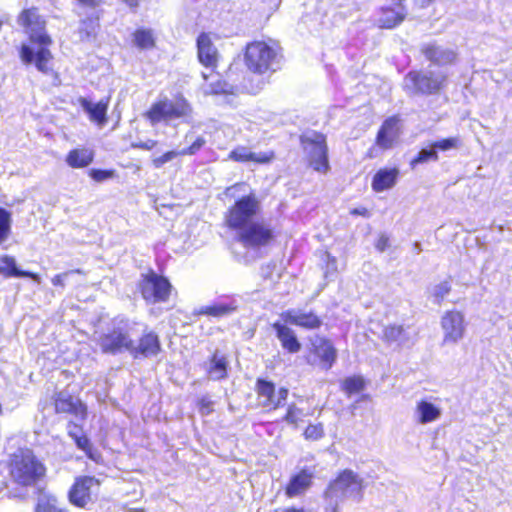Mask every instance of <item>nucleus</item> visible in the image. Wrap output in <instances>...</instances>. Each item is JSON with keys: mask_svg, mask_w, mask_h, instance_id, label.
I'll use <instances>...</instances> for the list:
<instances>
[{"mask_svg": "<svg viewBox=\"0 0 512 512\" xmlns=\"http://www.w3.org/2000/svg\"><path fill=\"white\" fill-rule=\"evenodd\" d=\"M261 211V203L253 193L242 196L225 215L227 226L236 232L238 241L246 248L266 246L273 238V231L264 221H254Z\"/></svg>", "mask_w": 512, "mask_h": 512, "instance_id": "nucleus-1", "label": "nucleus"}, {"mask_svg": "<svg viewBox=\"0 0 512 512\" xmlns=\"http://www.w3.org/2000/svg\"><path fill=\"white\" fill-rule=\"evenodd\" d=\"M19 25L26 29L30 35V41L37 48L23 44L20 49V59L24 64H34L38 71L43 74L52 72L51 62L53 59L49 46L52 40L45 33V21L38 14L36 8L24 10L18 17Z\"/></svg>", "mask_w": 512, "mask_h": 512, "instance_id": "nucleus-2", "label": "nucleus"}, {"mask_svg": "<svg viewBox=\"0 0 512 512\" xmlns=\"http://www.w3.org/2000/svg\"><path fill=\"white\" fill-rule=\"evenodd\" d=\"M144 118L149 121L151 126L162 122L168 125L177 120L190 123L193 119V109L183 97L174 100L165 97L154 102L144 113Z\"/></svg>", "mask_w": 512, "mask_h": 512, "instance_id": "nucleus-3", "label": "nucleus"}, {"mask_svg": "<svg viewBox=\"0 0 512 512\" xmlns=\"http://www.w3.org/2000/svg\"><path fill=\"white\" fill-rule=\"evenodd\" d=\"M139 326L141 324L137 321L116 318L113 321L112 329L99 337L98 344L104 353L118 354L123 351L130 353L132 336L136 335Z\"/></svg>", "mask_w": 512, "mask_h": 512, "instance_id": "nucleus-4", "label": "nucleus"}, {"mask_svg": "<svg viewBox=\"0 0 512 512\" xmlns=\"http://www.w3.org/2000/svg\"><path fill=\"white\" fill-rule=\"evenodd\" d=\"M9 468L11 479L21 486L33 485L45 472L42 463L29 449L16 451L11 457Z\"/></svg>", "mask_w": 512, "mask_h": 512, "instance_id": "nucleus-5", "label": "nucleus"}, {"mask_svg": "<svg viewBox=\"0 0 512 512\" xmlns=\"http://www.w3.org/2000/svg\"><path fill=\"white\" fill-rule=\"evenodd\" d=\"M245 63L249 70L263 74L279 65V49L275 43L254 41L246 46Z\"/></svg>", "mask_w": 512, "mask_h": 512, "instance_id": "nucleus-6", "label": "nucleus"}, {"mask_svg": "<svg viewBox=\"0 0 512 512\" xmlns=\"http://www.w3.org/2000/svg\"><path fill=\"white\" fill-rule=\"evenodd\" d=\"M363 480L351 470L343 471L328 487L326 499L343 502L352 499L359 502L363 496Z\"/></svg>", "mask_w": 512, "mask_h": 512, "instance_id": "nucleus-7", "label": "nucleus"}, {"mask_svg": "<svg viewBox=\"0 0 512 512\" xmlns=\"http://www.w3.org/2000/svg\"><path fill=\"white\" fill-rule=\"evenodd\" d=\"M446 78V74L440 71H410L403 85L411 94H434L444 87Z\"/></svg>", "mask_w": 512, "mask_h": 512, "instance_id": "nucleus-8", "label": "nucleus"}, {"mask_svg": "<svg viewBox=\"0 0 512 512\" xmlns=\"http://www.w3.org/2000/svg\"><path fill=\"white\" fill-rule=\"evenodd\" d=\"M139 287L142 297L151 304L167 301L172 288L166 278L154 272L144 276Z\"/></svg>", "mask_w": 512, "mask_h": 512, "instance_id": "nucleus-9", "label": "nucleus"}, {"mask_svg": "<svg viewBox=\"0 0 512 512\" xmlns=\"http://www.w3.org/2000/svg\"><path fill=\"white\" fill-rule=\"evenodd\" d=\"M305 150L308 153L309 163L314 170L325 173L329 169L327 145L324 135L314 133L311 137L303 138Z\"/></svg>", "mask_w": 512, "mask_h": 512, "instance_id": "nucleus-10", "label": "nucleus"}, {"mask_svg": "<svg viewBox=\"0 0 512 512\" xmlns=\"http://www.w3.org/2000/svg\"><path fill=\"white\" fill-rule=\"evenodd\" d=\"M441 327L444 344L458 343L466 331L464 315L456 310L446 312L441 319Z\"/></svg>", "mask_w": 512, "mask_h": 512, "instance_id": "nucleus-11", "label": "nucleus"}, {"mask_svg": "<svg viewBox=\"0 0 512 512\" xmlns=\"http://www.w3.org/2000/svg\"><path fill=\"white\" fill-rule=\"evenodd\" d=\"M260 404L269 409H276L285 404L288 389L280 388L277 392L272 382L259 379L256 384Z\"/></svg>", "mask_w": 512, "mask_h": 512, "instance_id": "nucleus-12", "label": "nucleus"}, {"mask_svg": "<svg viewBox=\"0 0 512 512\" xmlns=\"http://www.w3.org/2000/svg\"><path fill=\"white\" fill-rule=\"evenodd\" d=\"M99 482L90 476L79 477L68 493L69 501L77 507H85L91 501V491Z\"/></svg>", "mask_w": 512, "mask_h": 512, "instance_id": "nucleus-13", "label": "nucleus"}, {"mask_svg": "<svg viewBox=\"0 0 512 512\" xmlns=\"http://www.w3.org/2000/svg\"><path fill=\"white\" fill-rule=\"evenodd\" d=\"M401 1L399 0L393 7L384 6L379 10L376 23L380 28L392 29L404 21L407 11Z\"/></svg>", "mask_w": 512, "mask_h": 512, "instance_id": "nucleus-14", "label": "nucleus"}, {"mask_svg": "<svg viewBox=\"0 0 512 512\" xmlns=\"http://www.w3.org/2000/svg\"><path fill=\"white\" fill-rule=\"evenodd\" d=\"M421 53L427 60L439 66L452 64L456 59V52L453 49L435 42L423 44L421 46Z\"/></svg>", "mask_w": 512, "mask_h": 512, "instance_id": "nucleus-15", "label": "nucleus"}, {"mask_svg": "<svg viewBox=\"0 0 512 512\" xmlns=\"http://www.w3.org/2000/svg\"><path fill=\"white\" fill-rule=\"evenodd\" d=\"M400 133V119L396 116L390 117L380 127L376 137V144L382 149H389L398 140Z\"/></svg>", "mask_w": 512, "mask_h": 512, "instance_id": "nucleus-16", "label": "nucleus"}, {"mask_svg": "<svg viewBox=\"0 0 512 512\" xmlns=\"http://www.w3.org/2000/svg\"><path fill=\"white\" fill-rule=\"evenodd\" d=\"M282 319L292 325L300 326L305 329H316L322 324L321 319L311 311L300 309H290L282 313Z\"/></svg>", "mask_w": 512, "mask_h": 512, "instance_id": "nucleus-17", "label": "nucleus"}, {"mask_svg": "<svg viewBox=\"0 0 512 512\" xmlns=\"http://www.w3.org/2000/svg\"><path fill=\"white\" fill-rule=\"evenodd\" d=\"M161 349L160 340L157 334L152 331L146 332L142 335L138 345L134 344L132 340V348L130 354L137 358L138 356L152 357L156 356Z\"/></svg>", "mask_w": 512, "mask_h": 512, "instance_id": "nucleus-18", "label": "nucleus"}, {"mask_svg": "<svg viewBox=\"0 0 512 512\" xmlns=\"http://www.w3.org/2000/svg\"><path fill=\"white\" fill-rule=\"evenodd\" d=\"M275 158V154L273 151L268 152H253L246 146H238L233 149L229 155L228 159L235 162H253L256 164H266L270 163Z\"/></svg>", "mask_w": 512, "mask_h": 512, "instance_id": "nucleus-19", "label": "nucleus"}, {"mask_svg": "<svg viewBox=\"0 0 512 512\" xmlns=\"http://www.w3.org/2000/svg\"><path fill=\"white\" fill-rule=\"evenodd\" d=\"M198 59L206 68L213 69L218 60V51L210 34L201 33L197 38Z\"/></svg>", "mask_w": 512, "mask_h": 512, "instance_id": "nucleus-20", "label": "nucleus"}, {"mask_svg": "<svg viewBox=\"0 0 512 512\" xmlns=\"http://www.w3.org/2000/svg\"><path fill=\"white\" fill-rule=\"evenodd\" d=\"M314 474L308 469H302L297 474L291 476L285 487V494L289 498L303 495L311 486Z\"/></svg>", "mask_w": 512, "mask_h": 512, "instance_id": "nucleus-21", "label": "nucleus"}, {"mask_svg": "<svg viewBox=\"0 0 512 512\" xmlns=\"http://www.w3.org/2000/svg\"><path fill=\"white\" fill-rule=\"evenodd\" d=\"M55 410L57 413H69L77 418L84 419L86 416V407L71 395L60 392L55 399Z\"/></svg>", "mask_w": 512, "mask_h": 512, "instance_id": "nucleus-22", "label": "nucleus"}, {"mask_svg": "<svg viewBox=\"0 0 512 512\" xmlns=\"http://www.w3.org/2000/svg\"><path fill=\"white\" fill-rule=\"evenodd\" d=\"M314 353L320 358L322 368L325 370H329L337 358V351L333 344L324 339L317 338L313 342Z\"/></svg>", "mask_w": 512, "mask_h": 512, "instance_id": "nucleus-23", "label": "nucleus"}, {"mask_svg": "<svg viewBox=\"0 0 512 512\" xmlns=\"http://www.w3.org/2000/svg\"><path fill=\"white\" fill-rule=\"evenodd\" d=\"M441 414V408L427 400L418 401L414 411L415 420L423 425L437 421Z\"/></svg>", "mask_w": 512, "mask_h": 512, "instance_id": "nucleus-24", "label": "nucleus"}, {"mask_svg": "<svg viewBox=\"0 0 512 512\" xmlns=\"http://www.w3.org/2000/svg\"><path fill=\"white\" fill-rule=\"evenodd\" d=\"M0 273L6 278L28 277L37 283L41 282L38 274L18 269L15 258L9 255L0 257Z\"/></svg>", "mask_w": 512, "mask_h": 512, "instance_id": "nucleus-25", "label": "nucleus"}, {"mask_svg": "<svg viewBox=\"0 0 512 512\" xmlns=\"http://www.w3.org/2000/svg\"><path fill=\"white\" fill-rule=\"evenodd\" d=\"M202 77L205 83L201 86V90L205 95L226 94L232 92V86L225 81H222L218 74L213 72L209 74L203 72Z\"/></svg>", "mask_w": 512, "mask_h": 512, "instance_id": "nucleus-26", "label": "nucleus"}, {"mask_svg": "<svg viewBox=\"0 0 512 512\" xmlns=\"http://www.w3.org/2000/svg\"><path fill=\"white\" fill-rule=\"evenodd\" d=\"M80 106L89 115L91 121L96 122L100 126L106 123V113L108 109V101H99L94 104L86 98L79 99Z\"/></svg>", "mask_w": 512, "mask_h": 512, "instance_id": "nucleus-27", "label": "nucleus"}, {"mask_svg": "<svg viewBox=\"0 0 512 512\" xmlns=\"http://www.w3.org/2000/svg\"><path fill=\"white\" fill-rule=\"evenodd\" d=\"M273 328L284 349L290 353H297L301 349V344L291 328L279 322L274 323Z\"/></svg>", "mask_w": 512, "mask_h": 512, "instance_id": "nucleus-28", "label": "nucleus"}, {"mask_svg": "<svg viewBox=\"0 0 512 512\" xmlns=\"http://www.w3.org/2000/svg\"><path fill=\"white\" fill-rule=\"evenodd\" d=\"M399 175L397 168H384L376 172L372 180V188L376 192L392 188Z\"/></svg>", "mask_w": 512, "mask_h": 512, "instance_id": "nucleus-29", "label": "nucleus"}, {"mask_svg": "<svg viewBox=\"0 0 512 512\" xmlns=\"http://www.w3.org/2000/svg\"><path fill=\"white\" fill-rule=\"evenodd\" d=\"M237 309V304L235 300H230L228 302H216L211 305L202 306L195 310L194 314L196 315H208L216 318H221L227 316Z\"/></svg>", "mask_w": 512, "mask_h": 512, "instance_id": "nucleus-30", "label": "nucleus"}, {"mask_svg": "<svg viewBox=\"0 0 512 512\" xmlns=\"http://www.w3.org/2000/svg\"><path fill=\"white\" fill-rule=\"evenodd\" d=\"M94 159V153L91 149L81 148L73 149L66 156V163L71 168H84L89 166Z\"/></svg>", "mask_w": 512, "mask_h": 512, "instance_id": "nucleus-31", "label": "nucleus"}, {"mask_svg": "<svg viewBox=\"0 0 512 512\" xmlns=\"http://www.w3.org/2000/svg\"><path fill=\"white\" fill-rule=\"evenodd\" d=\"M207 373L211 380H222L227 376V361L225 357L214 354L207 367Z\"/></svg>", "mask_w": 512, "mask_h": 512, "instance_id": "nucleus-32", "label": "nucleus"}, {"mask_svg": "<svg viewBox=\"0 0 512 512\" xmlns=\"http://www.w3.org/2000/svg\"><path fill=\"white\" fill-rule=\"evenodd\" d=\"M134 44L142 50H149L155 46V37L151 29H137L133 34Z\"/></svg>", "mask_w": 512, "mask_h": 512, "instance_id": "nucleus-33", "label": "nucleus"}, {"mask_svg": "<svg viewBox=\"0 0 512 512\" xmlns=\"http://www.w3.org/2000/svg\"><path fill=\"white\" fill-rule=\"evenodd\" d=\"M383 338L388 343L404 344L408 340L407 333L401 325H389L383 330Z\"/></svg>", "mask_w": 512, "mask_h": 512, "instance_id": "nucleus-34", "label": "nucleus"}, {"mask_svg": "<svg viewBox=\"0 0 512 512\" xmlns=\"http://www.w3.org/2000/svg\"><path fill=\"white\" fill-rule=\"evenodd\" d=\"M365 388V380L361 376H350L341 382V389L347 396L360 393Z\"/></svg>", "mask_w": 512, "mask_h": 512, "instance_id": "nucleus-35", "label": "nucleus"}, {"mask_svg": "<svg viewBox=\"0 0 512 512\" xmlns=\"http://www.w3.org/2000/svg\"><path fill=\"white\" fill-rule=\"evenodd\" d=\"M36 512H68L62 508L56 497L52 495H41L38 500Z\"/></svg>", "mask_w": 512, "mask_h": 512, "instance_id": "nucleus-36", "label": "nucleus"}, {"mask_svg": "<svg viewBox=\"0 0 512 512\" xmlns=\"http://www.w3.org/2000/svg\"><path fill=\"white\" fill-rule=\"evenodd\" d=\"M11 214L0 207V244L4 243L11 232Z\"/></svg>", "mask_w": 512, "mask_h": 512, "instance_id": "nucleus-37", "label": "nucleus"}, {"mask_svg": "<svg viewBox=\"0 0 512 512\" xmlns=\"http://www.w3.org/2000/svg\"><path fill=\"white\" fill-rule=\"evenodd\" d=\"M97 22L93 19L81 21L79 27V35L81 40H90L96 34Z\"/></svg>", "mask_w": 512, "mask_h": 512, "instance_id": "nucleus-38", "label": "nucleus"}, {"mask_svg": "<svg viewBox=\"0 0 512 512\" xmlns=\"http://www.w3.org/2000/svg\"><path fill=\"white\" fill-rule=\"evenodd\" d=\"M305 414L302 409L298 408L295 404L289 405L287 413L284 416V421L288 424L297 426L299 422L303 421Z\"/></svg>", "mask_w": 512, "mask_h": 512, "instance_id": "nucleus-39", "label": "nucleus"}, {"mask_svg": "<svg viewBox=\"0 0 512 512\" xmlns=\"http://www.w3.org/2000/svg\"><path fill=\"white\" fill-rule=\"evenodd\" d=\"M437 160H438L437 151H435V149L432 148V145H431L429 149H422L418 153L417 157H415L411 161V166L415 167L416 165L421 164V163H425L428 161H437Z\"/></svg>", "mask_w": 512, "mask_h": 512, "instance_id": "nucleus-40", "label": "nucleus"}, {"mask_svg": "<svg viewBox=\"0 0 512 512\" xmlns=\"http://www.w3.org/2000/svg\"><path fill=\"white\" fill-rule=\"evenodd\" d=\"M460 144H461V141H460L459 137H450V138L435 141L431 145H432V148L435 149V151H437V150L448 151L451 149L458 148L460 146Z\"/></svg>", "mask_w": 512, "mask_h": 512, "instance_id": "nucleus-41", "label": "nucleus"}, {"mask_svg": "<svg viewBox=\"0 0 512 512\" xmlns=\"http://www.w3.org/2000/svg\"><path fill=\"white\" fill-rule=\"evenodd\" d=\"M324 436L322 424H310L304 431V437L308 440H319Z\"/></svg>", "mask_w": 512, "mask_h": 512, "instance_id": "nucleus-42", "label": "nucleus"}, {"mask_svg": "<svg viewBox=\"0 0 512 512\" xmlns=\"http://www.w3.org/2000/svg\"><path fill=\"white\" fill-rule=\"evenodd\" d=\"M451 286L448 281L437 284L432 291L433 297L437 303H440L450 292Z\"/></svg>", "mask_w": 512, "mask_h": 512, "instance_id": "nucleus-43", "label": "nucleus"}, {"mask_svg": "<svg viewBox=\"0 0 512 512\" xmlns=\"http://www.w3.org/2000/svg\"><path fill=\"white\" fill-rule=\"evenodd\" d=\"M177 156H182L180 151H174V150L168 151V152L164 153L163 155L154 158L152 162H153V165L155 168H161L164 164L172 161Z\"/></svg>", "mask_w": 512, "mask_h": 512, "instance_id": "nucleus-44", "label": "nucleus"}, {"mask_svg": "<svg viewBox=\"0 0 512 512\" xmlns=\"http://www.w3.org/2000/svg\"><path fill=\"white\" fill-rule=\"evenodd\" d=\"M90 177L96 182L106 181L114 176L113 170L91 169Z\"/></svg>", "mask_w": 512, "mask_h": 512, "instance_id": "nucleus-45", "label": "nucleus"}, {"mask_svg": "<svg viewBox=\"0 0 512 512\" xmlns=\"http://www.w3.org/2000/svg\"><path fill=\"white\" fill-rule=\"evenodd\" d=\"M206 143V140L199 136L188 148L180 150L181 155H194L196 154Z\"/></svg>", "mask_w": 512, "mask_h": 512, "instance_id": "nucleus-46", "label": "nucleus"}, {"mask_svg": "<svg viewBox=\"0 0 512 512\" xmlns=\"http://www.w3.org/2000/svg\"><path fill=\"white\" fill-rule=\"evenodd\" d=\"M76 445L78 448L83 450L90 458H92V445L90 443V440L85 435L78 436L75 440Z\"/></svg>", "mask_w": 512, "mask_h": 512, "instance_id": "nucleus-47", "label": "nucleus"}, {"mask_svg": "<svg viewBox=\"0 0 512 512\" xmlns=\"http://www.w3.org/2000/svg\"><path fill=\"white\" fill-rule=\"evenodd\" d=\"M74 272H79V270H76V271H67V272H64V273H60V274H57L55 275L52 279H51V282L54 286H59L61 287L62 289H64L65 285H66V280L68 279V277L73 274Z\"/></svg>", "mask_w": 512, "mask_h": 512, "instance_id": "nucleus-48", "label": "nucleus"}, {"mask_svg": "<svg viewBox=\"0 0 512 512\" xmlns=\"http://www.w3.org/2000/svg\"><path fill=\"white\" fill-rule=\"evenodd\" d=\"M389 246V238L382 234L380 235V237L378 238L377 242H376V249L380 252H383L385 251V249Z\"/></svg>", "mask_w": 512, "mask_h": 512, "instance_id": "nucleus-49", "label": "nucleus"}, {"mask_svg": "<svg viewBox=\"0 0 512 512\" xmlns=\"http://www.w3.org/2000/svg\"><path fill=\"white\" fill-rule=\"evenodd\" d=\"M67 429H68V434H69V436H70L71 438H73L74 440H75L78 436L82 435V429H81L78 425H76V424H74V423H72V422H70V423L68 424Z\"/></svg>", "mask_w": 512, "mask_h": 512, "instance_id": "nucleus-50", "label": "nucleus"}, {"mask_svg": "<svg viewBox=\"0 0 512 512\" xmlns=\"http://www.w3.org/2000/svg\"><path fill=\"white\" fill-rule=\"evenodd\" d=\"M200 412L204 415L209 414L212 411V402L206 398H202L199 402Z\"/></svg>", "mask_w": 512, "mask_h": 512, "instance_id": "nucleus-51", "label": "nucleus"}, {"mask_svg": "<svg viewBox=\"0 0 512 512\" xmlns=\"http://www.w3.org/2000/svg\"><path fill=\"white\" fill-rule=\"evenodd\" d=\"M156 144H157V141L149 139L144 142H139V143L135 144L134 146L137 148H140V149H144V150H151L156 146Z\"/></svg>", "mask_w": 512, "mask_h": 512, "instance_id": "nucleus-52", "label": "nucleus"}, {"mask_svg": "<svg viewBox=\"0 0 512 512\" xmlns=\"http://www.w3.org/2000/svg\"><path fill=\"white\" fill-rule=\"evenodd\" d=\"M326 502H327L326 507H325L326 512H339L338 507H339L340 502H337L332 499H326Z\"/></svg>", "mask_w": 512, "mask_h": 512, "instance_id": "nucleus-53", "label": "nucleus"}, {"mask_svg": "<svg viewBox=\"0 0 512 512\" xmlns=\"http://www.w3.org/2000/svg\"><path fill=\"white\" fill-rule=\"evenodd\" d=\"M259 1L264 3L266 5L267 9L270 11L276 10L281 3V0H259Z\"/></svg>", "mask_w": 512, "mask_h": 512, "instance_id": "nucleus-54", "label": "nucleus"}, {"mask_svg": "<svg viewBox=\"0 0 512 512\" xmlns=\"http://www.w3.org/2000/svg\"><path fill=\"white\" fill-rule=\"evenodd\" d=\"M351 214L352 215H359V216H363V217H370V212L368 211L367 208L365 207H358V208H354L351 210Z\"/></svg>", "mask_w": 512, "mask_h": 512, "instance_id": "nucleus-55", "label": "nucleus"}, {"mask_svg": "<svg viewBox=\"0 0 512 512\" xmlns=\"http://www.w3.org/2000/svg\"><path fill=\"white\" fill-rule=\"evenodd\" d=\"M82 5L87 7L95 8L102 3V0H77Z\"/></svg>", "mask_w": 512, "mask_h": 512, "instance_id": "nucleus-56", "label": "nucleus"}, {"mask_svg": "<svg viewBox=\"0 0 512 512\" xmlns=\"http://www.w3.org/2000/svg\"><path fill=\"white\" fill-rule=\"evenodd\" d=\"M277 512H305V510L303 508H294V507H291V508H286L282 511H277Z\"/></svg>", "mask_w": 512, "mask_h": 512, "instance_id": "nucleus-57", "label": "nucleus"}, {"mask_svg": "<svg viewBox=\"0 0 512 512\" xmlns=\"http://www.w3.org/2000/svg\"><path fill=\"white\" fill-rule=\"evenodd\" d=\"M122 1L125 2L130 7H137L138 3H139V0H122Z\"/></svg>", "mask_w": 512, "mask_h": 512, "instance_id": "nucleus-58", "label": "nucleus"}, {"mask_svg": "<svg viewBox=\"0 0 512 512\" xmlns=\"http://www.w3.org/2000/svg\"><path fill=\"white\" fill-rule=\"evenodd\" d=\"M433 0H416L417 4L422 7L429 5Z\"/></svg>", "mask_w": 512, "mask_h": 512, "instance_id": "nucleus-59", "label": "nucleus"}, {"mask_svg": "<svg viewBox=\"0 0 512 512\" xmlns=\"http://www.w3.org/2000/svg\"><path fill=\"white\" fill-rule=\"evenodd\" d=\"M414 251L418 254L422 251L421 244L419 242L414 243Z\"/></svg>", "mask_w": 512, "mask_h": 512, "instance_id": "nucleus-60", "label": "nucleus"}]
</instances>
